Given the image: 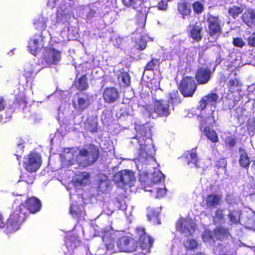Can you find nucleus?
Listing matches in <instances>:
<instances>
[{"label": "nucleus", "instance_id": "obj_20", "mask_svg": "<svg viewBox=\"0 0 255 255\" xmlns=\"http://www.w3.org/2000/svg\"><path fill=\"white\" fill-rule=\"evenodd\" d=\"M38 38L30 40L28 42V47L29 52L34 55H36L44 47V37L42 35H38Z\"/></svg>", "mask_w": 255, "mask_h": 255}, {"label": "nucleus", "instance_id": "obj_13", "mask_svg": "<svg viewBox=\"0 0 255 255\" xmlns=\"http://www.w3.org/2000/svg\"><path fill=\"white\" fill-rule=\"evenodd\" d=\"M134 180V173L129 169L119 171L113 176V180L116 183L123 186L130 184Z\"/></svg>", "mask_w": 255, "mask_h": 255}, {"label": "nucleus", "instance_id": "obj_8", "mask_svg": "<svg viewBox=\"0 0 255 255\" xmlns=\"http://www.w3.org/2000/svg\"><path fill=\"white\" fill-rule=\"evenodd\" d=\"M135 231L137 238V244L146 253L150 252L154 242V239L146 233L144 228L136 227Z\"/></svg>", "mask_w": 255, "mask_h": 255}, {"label": "nucleus", "instance_id": "obj_39", "mask_svg": "<svg viewBox=\"0 0 255 255\" xmlns=\"http://www.w3.org/2000/svg\"><path fill=\"white\" fill-rule=\"evenodd\" d=\"M36 29L42 31L46 28V22L43 17H39L34 20L33 22Z\"/></svg>", "mask_w": 255, "mask_h": 255}, {"label": "nucleus", "instance_id": "obj_21", "mask_svg": "<svg viewBox=\"0 0 255 255\" xmlns=\"http://www.w3.org/2000/svg\"><path fill=\"white\" fill-rule=\"evenodd\" d=\"M241 19L249 27L255 26V10L251 8L246 9L242 13Z\"/></svg>", "mask_w": 255, "mask_h": 255}, {"label": "nucleus", "instance_id": "obj_61", "mask_svg": "<svg viewBox=\"0 0 255 255\" xmlns=\"http://www.w3.org/2000/svg\"><path fill=\"white\" fill-rule=\"evenodd\" d=\"M193 255H207L204 252H199L195 254H194Z\"/></svg>", "mask_w": 255, "mask_h": 255}, {"label": "nucleus", "instance_id": "obj_27", "mask_svg": "<svg viewBox=\"0 0 255 255\" xmlns=\"http://www.w3.org/2000/svg\"><path fill=\"white\" fill-rule=\"evenodd\" d=\"M18 90H19L18 92L15 95L14 104L17 108L24 109L27 107V105L25 94L24 90L20 91L19 88Z\"/></svg>", "mask_w": 255, "mask_h": 255}, {"label": "nucleus", "instance_id": "obj_26", "mask_svg": "<svg viewBox=\"0 0 255 255\" xmlns=\"http://www.w3.org/2000/svg\"><path fill=\"white\" fill-rule=\"evenodd\" d=\"M227 86L228 92L231 94H234L241 92L242 84L239 79L234 78L229 79Z\"/></svg>", "mask_w": 255, "mask_h": 255}, {"label": "nucleus", "instance_id": "obj_50", "mask_svg": "<svg viewBox=\"0 0 255 255\" xmlns=\"http://www.w3.org/2000/svg\"><path fill=\"white\" fill-rule=\"evenodd\" d=\"M167 2L168 1H167L166 0H161L159 1L155 7H156L159 10H166L168 6Z\"/></svg>", "mask_w": 255, "mask_h": 255}, {"label": "nucleus", "instance_id": "obj_56", "mask_svg": "<svg viewBox=\"0 0 255 255\" xmlns=\"http://www.w3.org/2000/svg\"><path fill=\"white\" fill-rule=\"evenodd\" d=\"M166 190L165 188L157 189V196L158 197H162L166 194Z\"/></svg>", "mask_w": 255, "mask_h": 255}, {"label": "nucleus", "instance_id": "obj_52", "mask_svg": "<svg viewBox=\"0 0 255 255\" xmlns=\"http://www.w3.org/2000/svg\"><path fill=\"white\" fill-rule=\"evenodd\" d=\"M227 165V160L224 158H220L216 162V166L218 168H226Z\"/></svg>", "mask_w": 255, "mask_h": 255}, {"label": "nucleus", "instance_id": "obj_32", "mask_svg": "<svg viewBox=\"0 0 255 255\" xmlns=\"http://www.w3.org/2000/svg\"><path fill=\"white\" fill-rule=\"evenodd\" d=\"M244 11V7L243 5H233L228 8V14L229 16L233 19L237 18Z\"/></svg>", "mask_w": 255, "mask_h": 255}, {"label": "nucleus", "instance_id": "obj_16", "mask_svg": "<svg viewBox=\"0 0 255 255\" xmlns=\"http://www.w3.org/2000/svg\"><path fill=\"white\" fill-rule=\"evenodd\" d=\"M212 72L208 67H201L196 71L195 78L199 85L206 84L209 82L211 77Z\"/></svg>", "mask_w": 255, "mask_h": 255}, {"label": "nucleus", "instance_id": "obj_30", "mask_svg": "<svg viewBox=\"0 0 255 255\" xmlns=\"http://www.w3.org/2000/svg\"><path fill=\"white\" fill-rule=\"evenodd\" d=\"M177 8L178 12L184 17L188 16L191 12V9L188 2L180 1L177 3Z\"/></svg>", "mask_w": 255, "mask_h": 255}, {"label": "nucleus", "instance_id": "obj_10", "mask_svg": "<svg viewBox=\"0 0 255 255\" xmlns=\"http://www.w3.org/2000/svg\"><path fill=\"white\" fill-rule=\"evenodd\" d=\"M117 246L120 252L132 253L136 251L138 245L132 238L123 236L118 239Z\"/></svg>", "mask_w": 255, "mask_h": 255}, {"label": "nucleus", "instance_id": "obj_15", "mask_svg": "<svg viewBox=\"0 0 255 255\" xmlns=\"http://www.w3.org/2000/svg\"><path fill=\"white\" fill-rule=\"evenodd\" d=\"M188 36L194 42H199L203 38V27L197 22L195 24H190L188 25Z\"/></svg>", "mask_w": 255, "mask_h": 255}, {"label": "nucleus", "instance_id": "obj_41", "mask_svg": "<svg viewBox=\"0 0 255 255\" xmlns=\"http://www.w3.org/2000/svg\"><path fill=\"white\" fill-rule=\"evenodd\" d=\"M70 213L74 218H79L81 214V211L79 207L74 204L70 206Z\"/></svg>", "mask_w": 255, "mask_h": 255}, {"label": "nucleus", "instance_id": "obj_29", "mask_svg": "<svg viewBox=\"0 0 255 255\" xmlns=\"http://www.w3.org/2000/svg\"><path fill=\"white\" fill-rule=\"evenodd\" d=\"M239 151L240 153L239 162L240 166L248 169L250 164V159L247 152L242 148H240Z\"/></svg>", "mask_w": 255, "mask_h": 255}, {"label": "nucleus", "instance_id": "obj_62", "mask_svg": "<svg viewBox=\"0 0 255 255\" xmlns=\"http://www.w3.org/2000/svg\"><path fill=\"white\" fill-rule=\"evenodd\" d=\"M16 158L18 160H19V164H20L21 156L16 155Z\"/></svg>", "mask_w": 255, "mask_h": 255}, {"label": "nucleus", "instance_id": "obj_9", "mask_svg": "<svg viewBox=\"0 0 255 255\" xmlns=\"http://www.w3.org/2000/svg\"><path fill=\"white\" fill-rule=\"evenodd\" d=\"M76 94L77 96V102L72 101L73 107L78 112H83L91 105L93 95L89 93L80 94L77 92Z\"/></svg>", "mask_w": 255, "mask_h": 255}, {"label": "nucleus", "instance_id": "obj_33", "mask_svg": "<svg viewBox=\"0 0 255 255\" xmlns=\"http://www.w3.org/2000/svg\"><path fill=\"white\" fill-rule=\"evenodd\" d=\"M118 80L120 84L124 87H128L130 86V76L127 72H121L118 75Z\"/></svg>", "mask_w": 255, "mask_h": 255}, {"label": "nucleus", "instance_id": "obj_53", "mask_svg": "<svg viewBox=\"0 0 255 255\" xmlns=\"http://www.w3.org/2000/svg\"><path fill=\"white\" fill-rule=\"evenodd\" d=\"M237 141L235 138L232 137H227L225 140L226 145L230 147H233L236 144Z\"/></svg>", "mask_w": 255, "mask_h": 255}, {"label": "nucleus", "instance_id": "obj_3", "mask_svg": "<svg viewBox=\"0 0 255 255\" xmlns=\"http://www.w3.org/2000/svg\"><path fill=\"white\" fill-rule=\"evenodd\" d=\"M152 127L149 123L143 125H136L134 129L136 130V134L132 138L137 140L139 145L140 154H143L146 152L147 144L145 143L147 139H150L152 136Z\"/></svg>", "mask_w": 255, "mask_h": 255}, {"label": "nucleus", "instance_id": "obj_14", "mask_svg": "<svg viewBox=\"0 0 255 255\" xmlns=\"http://www.w3.org/2000/svg\"><path fill=\"white\" fill-rule=\"evenodd\" d=\"M154 113L159 117H167L170 115L169 105L163 100L155 99L153 103Z\"/></svg>", "mask_w": 255, "mask_h": 255}, {"label": "nucleus", "instance_id": "obj_35", "mask_svg": "<svg viewBox=\"0 0 255 255\" xmlns=\"http://www.w3.org/2000/svg\"><path fill=\"white\" fill-rule=\"evenodd\" d=\"M147 218L149 222H153L154 223L159 221V212L157 209L153 208H148L147 209Z\"/></svg>", "mask_w": 255, "mask_h": 255}, {"label": "nucleus", "instance_id": "obj_12", "mask_svg": "<svg viewBox=\"0 0 255 255\" xmlns=\"http://www.w3.org/2000/svg\"><path fill=\"white\" fill-rule=\"evenodd\" d=\"M101 235L106 250L109 251H113L117 237L113 228L111 227L104 228L101 231Z\"/></svg>", "mask_w": 255, "mask_h": 255}, {"label": "nucleus", "instance_id": "obj_11", "mask_svg": "<svg viewBox=\"0 0 255 255\" xmlns=\"http://www.w3.org/2000/svg\"><path fill=\"white\" fill-rule=\"evenodd\" d=\"M196 227L195 222L192 219L185 218L179 219L176 225L177 230L185 234L186 237L192 236L196 230Z\"/></svg>", "mask_w": 255, "mask_h": 255}, {"label": "nucleus", "instance_id": "obj_4", "mask_svg": "<svg viewBox=\"0 0 255 255\" xmlns=\"http://www.w3.org/2000/svg\"><path fill=\"white\" fill-rule=\"evenodd\" d=\"M207 29L206 30L207 36L215 41L223 33V24L219 15L209 14L207 18Z\"/></svg>", "mask_w": 255, "mask_h": 255}, {"label": "nucleus", "instance_id": "obj_58", "mask_svg": "<svg viewBox=\"0 0 255 255\" xmlns=\"http://www.w3.org/2000/svg\"><path fill=\"white\" fill-rule=\"evenodd\" d=\"M34 180V177L33 176H30L28 179L25 180L26 183L28 184H31L33 183Z\"/></svg>", "mask_w": 255, "mask_h": 255}, {"label": "nucleus", "instance_id": "obj_22", "mask_svg": "<svg viewBox=\"0 0 255 255\" xmlns=\"http://www.w3.org/2000/svg\"><path fill=\"white\" fill-rule=\"evenodd\" d=\"M214 238L218 241H222L231 237L229 230L223 226H218L213 231Z\"/></svg>", "mask_w": 255, "mask_h": 255}, {"label": "nucleus", "instance_id": "obj_55", "mask_svg": "<svg viewBox=\"0 0 255 255\" xmlns=\"http://www.w3.org/2000/svg\"><path fill=\"white\" fill-rule=\"evenodd\" d=\"M179 96L178 92L177 90H173L171 92L169 93L168 97L169 100L173 102L174 100H176Z\"/></svg>", "mask_w": 255, "mask_h": 255}, {"label": "nucleus", "instance_id": "obj_59", "mask_svg": "<svg viewBox=\"0 0 255 255\" xmlns=\"http://www.w3.org/2000/svg\"><path fill=\"white\" fill-rule=\"evenodd\" d=\"M253 122H254V124L253 125H251L249 123L247 124V128H248V129H251L252 130L255 129V121H254Z\"/></svg>", "mask_w": 255, "mask_h": 255}, {"label": "nucleus", "instance_id": "obj_24", "mask_svg": "<svg viewBox=\"0 0 255 255\" xmlns=\"http://www.w3.org/2000/svg\"><path fill=\"white\" fill-rule=\"evenodd\" d=\"M216 121L213 112L211 113L209 116L205 117H201L199 121V129H202L206 128L207 127L213 128Z\"/></svg>", "mask_w": 255, "mask_h": 255}, {"label": "nucleus", "instance_id": "obj_19", "mask_svg": "<svg viewBox=\"0 0 255 255\" xmlns=\"http://www.w3.org/2000/svg\"><path fill=\"white\" fill-rule=\"evenodd\" d=\"M61 59V51L53 47L49 48L47 51V55L45 56V61L47 64L49 65L57 64Z\"/></svg>", "mask_w": 255, "mask_h": 255}, {"label": "nucleus", "instance_id": "obj_23", "mask_svg": "<svg viewBox=\"0 0 255 255\" xmlns=\"http://www.w3.org/2000/svg\"><path fill=\"white\" fill-rule=\"evenodd\" d=\"M222 196L218 194H210L205 198V205L208 208H215L222 202Z\"/></svg>", "mask_w": 255, "mask_h": 255}, {"label": "nucleus", "instance_id": "obj_63", "mask_svg": "<svg viewBox=\"0 0 255 255\" xmlns=\"http://www.w3.org/2000/svg\"><path fill=\"white\" fill-rule=\"evenodd\" d=\"M134 255H145V254L140 253H138V254H134Z\"/></svg>", "mask_w": 255, "mask_h": 255}, {"label": "nucleus", "instance_id": "obj_45", "mask_svg": "<svg viewBox=\"0 0 255 255\" xmlns=\"http://www.w3.org/2000/svg\"><path fill=\"white\" fill-rule=\"evenodd\" d=\"M193 8L195 13H201L204 10V6L200 1H195L193 3Z\"/></svg>", "mask_w": 255, "mask_h": 255}, {"label": "nucleus", "instance_id": "obj_46", "mask_svg": "<svg viewBox=\"0 0 255 255\" xmlns=\"http://www.w3.org/2000/svg\"><path fill=\"white\" fill-rule=\"evenodd\" d=\"M34 71L30 69H25L24 71L23 76L26 80V82L30 81L34 78Z\"/></svg>", "mask_w": 255, "mask_h": 255}, {"label": "nucleus", "instance_id": "obj_2", "mask_svg": "<svg viewBox=\"0 0 255 255\" xmlns=\"http://www.w3.org/2000/svg\"><path fill=\"white\" fill-rule=\"evenodd\" d=\"M21 208H15L9 215L6 223L3 221L2 215L0 214V228H4V232L8 234L18 230L20 225L23 223L24 216H19L21 211Z\"/></svg>", "mask_w": 255, "mask_h": 255}, {"label": "nucleus", "instance_id": "obj_28", "mask_svg": "<svg viewBox=\"0 0 255 255\" xmlns=\"http://www.w3.org/2000/svg\"><path fill=\"white\" fill-rule=\"evenodd\" d=\"M204 133L207 138L213 143H217L219 141V137L216 131L209 127L204 129H200Z\"/></svg>", "mask_w": 255, "mask_h": 255}, {"label": "nucleus", "instance_id": "obj_43", "mask_svg": "<svg viewBox=\"0 0 255 255\" xmlns=\"http://www.w3.org/2000/svg\"><path fill=\"white\" fill-rule=\"evenodd\" d=\"M232 43L234 46L240 48L245 45V42L241 37L233 38Z\"/></svg>", "mask_w": 255, "mask_h": 255}, {"label": "nucleus", "instance_id": "obj_25", "mask_svg": "<svg viewBox=\"0 0 255 255\" xmlns=\"http://www.w3.org/2000/svg\"><path fill=\"white\" fill-rule=\"evenodd\" d=\"M74 85L76 89L79 91L87 90L89 88V85L87 75L84 74L76 78L74 81Z\"/></svg>", "mask_w": 255, "mask_h": 255}, {"label": "nucleus", "instance_id": "obj_37", "mask_svg": "<svg viewBox=\"0 0 255 255\" xmlns=\"http://www.w3.org/2000/svg\"><path fill=\"white\" fill-rule=\"evenodd\" d=\"M85 127L87 130L91 132L95 133L98 131V122L94 119L87 120Z\"/></svg>", "mask_w": 255, "mask_h": 255}, {"label": "nucleus", "instance_id": "obj_51", "mask_svg": "<svg viewBox=\"0 0 255 255\" xmlns=\"http://www.w3.org/2000/svg\"><path fill=\"white\" fill-rule=\"evenodd\" d=\"M215 218L220 221H223L225 219L224 210L221 209H218L215 213Z\"/></svg>", "mask_w": 255, "mask_h": 255}, {"label": "nucleus", "instance_id": "obj_42", "mask_svg": "<svg viewBox=\"0 0 255 255\" xmlns=\"http://www.w3.org/2000/svg\"><path fill=\"white\" fill-rule=\"evenodd\" d=\"M164 176L161 172H154L152 174V182L154 183L164 182Z\"/></svg>", "mask_w": 255, "mask_h": 255}, {"label": "nucleus", "instance_id": "obj_34", "mask_svg": "<svg viewBox=\"0 0 255 255\" xmlns=\"http://www.w3.org/2000/svg\"><path fill=\"white\" fill-rule=\"evenodd\" d=\"M242 212L239 210H233L229 212L228 216L232 224H238L240 222Z\"/></svg>", "mask_w": 255, "mask_h": 255}, {"label": "nucleus", "instance_id": "obj_60", "mask_svg": "<svg viewBox=\"0 0 255 255\" xmlns=\"http://www.w3.org/2000/svg\"><path fill=\"white\" fill-rule=\"evenodd\" d=\"M71 242V239L70 238H67L65 241V244L67 247L70 245V243Z\"/></svg>", "mask_w": 255, "mask_h": 255}, {"label": "nucleus", "instance_id": "obj_48", "mask_svg": "<svg viewBox=\"0 0 255 255\" xmlns=\"http://www.w3.org/2000/svg\"><path fill=\"white\" fill-rule=\"evenodd\" d=\"M122 1L125 6L128 7L133 6L137 11H141V9H138L137 7L135 6L137 0H122Z\"/></svg>", "mask_w": 255, "mask_h": 255}, {"label": "nucleus", "instance_id": "obj_54", "mask_svg": "<svg viewBox=\"0 0 255 255\" xmlns=\"http://www.w3.org/2000/svg\"><path fill=\"white\" fill-rule=\"evenodd\" d=\"M56 22L64 24L67 21V14L65 13H60L57 15Z\"/></svg>", "mask_w": 255, "mask_h": 255}, {"label": "nucleus", "instance_id": "obj_44", "mask_svg": "<svg viewBox=\"0 0 255 255\" xmlns=\"http://www.w3.org/2000/svg\"><path fill=\"white\" fill-rule=\"evenodd\" d=\"M214 235L211 231H206L202 235V239L204 242H210L213 240Z\"/></svg>", "mask_w": 255, "mask_h": 255}, {"label": "nucleus", "instance_id": "obj_6", "mask_svg": "<svg viewBox=\"0 0 255 255\" xmlns=\"http://www.w3.org/2000/svg\"><path fill=\"white\" fill-rule=\"evenodd\" d=\"M42 160L41 154L35 151H31L23 158V166L28 172H35L42 165Z\"/></svg>", "mask_w": 255, "mask_h": 255}, {"label": "nucleus", "instance_id": "obj_17", "mask_svg": "<svg viewBox=\"0 0 255 255\" xmlns=\"http://www.w3.org/2000/svg\"><path fill=\"white\" fill-rule=\"evenodd\" d=\"M219 95L217 93H209L203 97L198 102L197 109L200 111H204L207 105H215L217 103Z\"/></svg>", "mask_w": 255, "mask_h": 255}, {"label": "nucleus", "instance_id": "obj_18", "mask_svg": "<svg viewBox=\"0 0 255 255\" xmlns=\"http://www.w3.org/2000/svg\"><path fill=\"white\" fill-rule=\"evenodd\" d=\"M103 97L105 103L111 104L115 103L118 100L120 94L115 87H109L104 89Z\"/></svg>", "mask_w": 255, "mask_h": 255}, {"label": "nucleus", "instance_id": "obj_49", "mask_svg": "<svg viewBox=\"0 0 255 255\" xmlns=\"http://www.w3.org/2000/svg\"><path fill=\"white\" fill-rule=\"evenodd\" d=\"M247 41L248 45L250 47L255 48V32H253L250 36L248 37Z\"/></svg>", "mask_w": 255, "mask_h": 255}, {"label": "nucleus", "instance_id": "obj_38", "mask_svg": "<svg viewBox=\"0 0 255 255\" xmlns=\"http://www.w3.org/2000/svg\"><path fill=\"white\" fill-rule=\"evenodd\" d=\"M160 64L159 59L152 58L144 67V70L154 71L155 68L159 67Z\"/></svg>", "mask_w": 255, "mask_h": 255}, {"label": "nucleus", "instance_id": "obj_47", "mask_svg": "<svg viewBox=\"0 0 255 255\" xmlns=\"http://www.w3.org/2000/svg\"><path fill=\"white\" fill-rule=\"evenodd\" d=\"M90 178V175L86 172H81L77 179V181L80 184L82 185L84 183V180H88Z\"/></svg>", "mask_w": 255, "mask_h": 255}, {"label": "nucleus", "instance_id": "obj_1", "mask_svg": "<svg viewBox=\"0 0 255 255\" xmlns=\"http://www.w3.org/2000/svg\"><path fill=\"white\" fill-rule=\"evenodd\" d=\"M100 156L99 147L95 144L90 143L79 150L77 160L80 165L87 167L95 163Z\"/></svg>", "mask_w": 255, "mask_h": 255}, {"label": "nucleus", "instance_id": "obj_7", "mask_svg": "<svg viewBox=\"0 0 255 255\" xmlns=\"http://www.w3.org/2000/svg\"><path fill=\"white\" fill-rule=\"evenodd\" d=\"M197 83L192 76L182 77L178 85V90L184 97H192L196 91Z\"/></svg>", "mask_w": 255, "mask_h": 255}, {"label": "nucleus", "instance_id": "obj_5", "mask_svg": "<svg viewBox=\"0 0 255 255\" xmlns=\"http://www.w3.org/2000/svg\"><path fill=\"white\" fill-rule=\"evenodd\" d=\"M42 207V203L40 200L35 197H31L28 198L24 203H21L16 208H21L20 213L19 216H24L23 223L27 219L28 217V213L27 210L31 214H35L39 212Z\"/></svg>", "mask_w": 255, "mask_h": 255}, {"label": "nucleus", "instance_id": "obj_31", "mask_svg": "<svg viewBox=\"0 0 255 255\" xmlns=\"http://www.w3.org/2000/svg\"><path fill=\"white\" fill-rule=\"evenodd\" d=\"M185 161L188 164L193 163L196 166H197L198 158L196 152L193 149L191 151H187L184 155Z\"/></svg>", "mask_w": 255, "mask_h": 255}, {"label": "nucleus", "instance_id": "obj_36", "mask_svg": "<svg viewBox=\"0 0 255 255\" xmlns=\"http://www.w3.org/2000/svg\"><path fill=\"white\" fill-rule=\"evenodd\" d=\"M184 246L187 251H194L198 249L199 244L197 241L194 239H188L183 243Z\"/></svg>", "mask_w": 255, "mask_h": 255}, {"label": "nucleus", "instance_id": "obj_57", "mask_svg": "<svg viewBox=\"0 0 255 255\" xmlns=\"http://www.w3.org/2000/svg\"><path fill=\"white\" fill-rule=\"evenodd\" d=\"M5 105L4 99L2 97H0V112L4 110Z\"/></svg>", "mask_w": 255, "mask_h": 255}, {"label": "nucleus", "instance_id": "obj_40", "mask_svg": "<svg viewBox=\"0 0 255 255\" xmlns=\"http://www.w3.org/2000/svg\"><path fill=\"white\" fill-rule=\"evenodd\" d=\"M147 45V41L143 38L140 36L138 39L135 40L134 47L138 50H144Z\"/></svg>", "mask_w": 255, "mask_h": 255}]
</instances>
